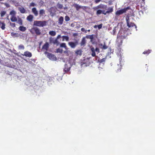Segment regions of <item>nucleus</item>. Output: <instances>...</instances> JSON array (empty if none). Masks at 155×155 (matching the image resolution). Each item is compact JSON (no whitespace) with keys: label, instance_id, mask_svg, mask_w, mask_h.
<instances>
[{"label":"nucleus","instance_id":"obj_46","mask_svg":"<svg viewBox=\"0 0 155 155\" xmlns=\"http://www.w3.org/2000/svg\"><path fill=\"white\" fill-rule=\"evenodd\" d=\"M102 0H95V2L96 3H98Z\"/></svg>","mask_w":155,"mask_h":155},{"label":"nucleus","instance_id":"obj_37","mask_svg":"<svg viewBox=\"0 0 155 155\" xmlns=\"http://www.w3.org/2000/svg\"><path fill=\"white\" fill-rule=\"evenodd\" d=\"M105 58H103L99 60L98 61L99 63H101L104 62L105 61Z\"/></svg>","mask_w":155,"mask_h":155},{"label":"nucleus","instance_id":"obj_41","mask_svg":"<svg viewBox=\"0 0 155 155\" xmlns=\"http://www.w3.org/2000/svg\"><path fill=\"white\" fill-rule=\"evenodd\" d=\"M81 31L83 32H84L85 33H86L87 32V30H86L84 28H82L81 29Z\"/></svg>","mask_w":155,"mask_h":155},{"label":"nucleus","instance_id":"obj_30","mask_svg":"<svg viewBox=\"0 0 155 155\" xmlns=\"http://www.w3.org/2000/svg\"><path fill=\"white\" fill-rule=\"evenodd\" d=\"M60 46L61 47L64 48L65 49H66L67 48V47L66 45V44L64 43L61 44L60 45Z\"/></svg>","mask_w":155,"mask_h":155},{"label":"nucleus","instance_id":"obj_29","mask_svg":"<svg viewBox=\"0 0 155 155\" xmlns=\"http://www.w3.org/2000/svg\"><path fill=\"white\" fill-rule=\"evenodd\" d=\"M57 6L58 8L60 9H61L63 8V5L59 3H58L57 5Z\"/></svg>","mask_w":155,"mask_h":155},{"label":"nucleus","instance_id":"obj_39","mask_svg":"<svg viewBox=\"0 0 155 155\" xmlns=\"http://www.w3.org/2000/svg\"><path fill=\"white\" fill-rule=\"evenodd\" d=\"M101 45L102 46V48L104 49H106L107 48V46L105 45H102V44Z\"/></svg>","mask_w":155,"mask_h":155},{"label":"nucleus","instance_id":"obj_31","mask_svg":"<svg viewBox=\"0 0 155 155\" xmlns=\"http://www.w3.org/2000/svg\"><path fill=\"white\" fill-rule=\"evenodd\" d=\"M18 49L19 50H24L25 49L24 46L22 45H21L18 46Z\"/></svg>","mask_w":155,"mask_h":155},{"label":"nucleus","instance_id":"obj_5","mask_svg":"<svg viewBox=\"0 0 155 155\" xmlns=\"http://www.w3.org/2000/svg\"><path fill=\"white\" fill-rule=\"evenodd\" d=\"M49 42L50 43H53L54 44H56L58 45L59 44V42L58 40L56 39H54L53 38L51 37L49 38Z\"/></svg>","mask_w":155,"mask_h":155},{"label":"nucleus","instance_id":"obj_2","mask_svg":"<svg viewBox=\"0 0 155 155\" xmlns=\"http://www.w3.org/2000/svg\"><path fill=\"white\" fill-rule=\"evenodd\" d=\"M30 31L32 34H35L37 35H40L41 34V32L40 30L37 27H34L32 28L30 30Z\"/></svg>","mask_w":155,"mask_h":155},{"label":"nucleus","instance_id":"obj_32","mask_svg":"<svg viewBox=\"0 0 155 155\" xmlns=\"http://www.w3.org/2000/svg\"><path fill=\"white\" fill-rule=\"evenodd\" d=\"M151 50H148L145 51L143 52V54H145L148 55L151 52Z\"/></svg>","mask_w":155,"mask_h":155},{"label":"nucleus","instance_id":"obj_21","mask_svg":"<svg viewBox=\"0 0 155 155\" xmlns=\"http://www.w3.org/2000/svg\"><path fill=\"white\" fill-rule=\"evenodd\" d=\"M5 24L3 22H2L0 21V27L2 30H4L5 28Z\"/></svg>","mask_w":155,"mask_h":155},{"label":"nucleus","instance_id":"obj_47","mask_svg":"<svg viewBox=\"0 0 155 155\" xmlns=\"http://www.w3.org/2000/svg\"><path fill=\"white\" fill-rule=\"evenodd\" d=\"M61 37V35H58L56 39L58 40V39Z\"/></svg>","mask_w":155,"mask_h":155},{"label":"nucleus","instance_id":"obj_56","mask_svg":"<svg viewBox=\"0 0 155 155\" xmlns=\"http://www.w3.org/2000/svg\"><path fill=\"white\" fill-rule=\"evenodd\" d=\"M145 0H142L143 1H144Z\"/></svg>","mask_w":155,"mask_h":155},{"label":"nucleus","instance_id":"obj_13","mask_svg":"<svg viewBox=\"0 0 155 155\" xmlns=\"http://www.w3.org/2000/svg\"><path fill=\"white\" fill-rule=\"evenodd\" d=\"M18 9L21 13L24 14L26 12V10L22 6L18 7Z\"/></svg>","mask_w":155,"mask_h":155},{"label":"nucleus","instance_id":"obj_4","mask_svg":"<svg viewBox=\"0 0 155 155\" xmlns=\"http://www.w3.org/2000/svg\"><path fill=\"white\" fill-rule=\"evenodd\" d=\"M78 41L76 40L74 42H70L68 43V45L71 48H74L78 45Z\"/></svg>","mask_w":155,"mask_h":155},{"label":"nucleus","instance_id":"obj_49","mask_svg":"<svg viewBox=\"0 0 155 155\" xmlns=\"http://www.w3.org/2000/svg\"><path fill=\"white\" fill-rule=\"evenodd\" d=\"M78 35V34L77 33H74L73 34V36L74 37L77 35Z\"/></svg>","mask_w":155,"mask_h":155},{"label":"nucleus","instance_id":"obj_15","mask_svg":"<svg viewBox=\"0 0 155 155\" xmlns=\"http://www.w3.org/2000/svg\"><path fill=\"white\" fill-rule=\"evenodd\" d=\"M45 14V11L43 9H41L39 11V16L41 17L43 16Z\"/></svg>","mask_w":155,"mask_h":155},{"label":"nucleus","instance_id":"obj_1","mask_svg":"<svg viewBox=\"0 0 155 155\" xmlns=\"http://www.w3.org/2000/svg\"><path fill=\"white\" fill-rule=\"evenodd\" d=\"M47 22L44 21H35L34 22V25L38 27H43L46 25Z\"/></svg>","mask_w":155,"mask_h":155},{"label":"nucleus","instance_id":"obj_43","mask_svg":"<svg viewBox=\"0 0 155 155\" xmlns=\"http://www.w3.org/2000/svg\"><path fill=\"white\" fill-rule=\"evenodd\" d=\"M10 25L12 27H15V23H11Z\"/></svg>","mask_w":155,"mask_h":155},{"label":"nucleus","instance_id":"obj_12","mask_svg":"<svg viewBox=\"0 0 155 155\" xmlns=\"http://www.w3.org/2000/svg\"><path fill=\"white\" fill-rule=\"evenodd\" d=\"M86 43V41L85 39V38L83 37L81 40V41L80 43V45L81 46H84L85 45Z\"/></svg>","mask_w":155,"mask_h":155},{"label":"nucleus","instance_id":"obj_11","mask_svg":"<svg viewBox=\"0 0 155 155\" xmlns=\"http://www.w3.org/2000/svg\"><path fill=\"white\" fill-rule=\"evenodd\" d=\"M49 47V45L48 43L46 42L45 43L43 46L42 47V49L45 50L47 51L48 50V49Z\"/></svg>","mask_w":155,"mask_h":155},{"label":"nucleus","instance_id":"obj_42","mask_svg":"<svg viewBox=\"0 0 155 155\" xmlns=\"http://www.w3.org/2000/svg\"><path fill=\"white\" fill-rule=\"evenodd\" d=\"M102 24H100L97 25V27L99 29L101 28L102 27Z\"/></svg>","mask_w":155,"mask_h":155},{"label":"nucleus","instance_id":"obj_22","mask_svg":"<svg viewBox=\"0 0 155 155\" xmlns=\"http://www.w3.org/2000/svg\"><path fill=\"white\" fill-rule=\"evenodd\" d=\"M10 19L12 22L17 21V18L14 15H12Z\"/></svg>","mask_w":155,"mask_h":155},{"label":"nucleus","instance_id":"obj_17","mask_svg":"<svg viewBox=\"0 0 155 155\" xmlns=\"http://www.w3.org/2000/svg\"><path fill=\"white\" fill-rule=\"evenodd\" d=\"M63 21H64L63 17L62 16L60 17L58 19V24L60 25H62L63 23Z\"/></svg>","mask_w":155,"mask_h":155},{"label":"nucleus","instance_id":"obj_3","mask_svg":"<svg viewBox=\"0 0 155 155\" xmlns=\"http://www.w3.org/2000/svg\"><path fill=\"white\" fill-rule=\"evenodd\" d=\"M130 9V7L129 6L127 7L126 8L117 11L116 12V14L117 15H119L126 12L127 10Z\"/></svg>","mask_w":155,"mask_h":155},{"label":"nucleus","instance_id":"obj_14","mask_svg":"<svg viewBox=\"0 0 155 155\" xmlns=\"http://www.w3.org/2000/svg\"><path fill=\"white\" fill-rule=\"evenodd\" d=\"M32 12L35 16H37L38 15V12L35 8H33L32 9Z\"/></svg>","mask_w":155,"mask_h":155},{"label":"nucleus","instance_id":"obj_6","mask_svg":"<svg viewBox=\"0 0 155 155\" xmlns=\"http://www.w3.org/2000/svg\"><path fill=\"white\" fill-rule=\"evenodd\" d=\"M21 55L23 56H25L28 58H31L32 56L31 53L28 51H25L23 54H21Z\"/></svg>","mask_w":155,"mask_h":155},{"label":"nucleus","instance_id":"obj_45","mask_svg":"<svg viewBox=\"0 0 155 155\" xmlns=\"http://www.w3.org/2000/svg\"><path fill=\"white\" fill-rule=\"evenodd\" d=\"M4 5L7 8H8L10 7V5H9L7 3H5L4 4Z\"/></svg>","mask_w":155,"mask_h":155},{"label":"nucleus","instance_id":"obj_8","mask_svg":"<svg viewBox=\"0 0 155 155\" xmlns=\"http://www.w3.org/2000/svg\"><path fill=\"white\" fill-rule=\"evenodd\" d=\"M127 26H128L129 28L133 27L134 26L135 27V28H136L137 26L136 25L134 24V23L133 22H130L128 20H127Z\"/></svg>","mask_w":155,"mask_h":155},{"label":"nucleus","instance_id":"obj_10","mask_svg":"<svg viewBox=\"0 0 155 155\" xmlns=\"http://www.w3.org/2000/svg\"><path fill=\"white\" fill-rule=\"evenodd\" d=\"M47 57L50 59L52 60H53L54 58H56L54 55L49 53H48Z\"/></svg>","mask_w":155,"mask_h":155},{"label":"nucleus","instance_id":"obj_44","mask_svg":"<svg viewBox=\"0 0 155 155\" xmlns=\"http://www.w3.org/2000/svg\"><path fill=\"white\" fill-rule=\"evenodd\" d=\"M95 51H96L97 52H98V53H99V49L97 47L95 49Z\"/></svg>","mask_w":155,"mask_h":155},{"label":"nucleus","instance_id":"obj_7","mask_svg":"<svg viewBox=\"0 0 155 155\" xmlns=\"http://www.w3.org/2000/svg\"><path fill=\"white\" fill-rule=\"evenodd\" d=\"M95 35H87L85 37V38L87 39H90L91 40V41L92 43H94V38Z\"/></svg>","mask_w":155,"mask_h":155},{"label":"nucleus","instance_id":"obj_35","mask_svg":"<svg viewBox=\"0 0 155 155\" xmlns=\"http://www.w3.org/2000/svg\"><path fill=\"white\" fill-rule=\"evenodd\" d=\"M16 13L15 11L12 10L10 12V14L11 15H12L15 16Z\"/></svg>","mask_w":155,"mask_h":155},{"label":"nucleus","instance_id":"obj_51","mask_svg":"<svg viewBox=\"0 0 155 155\" xmlns=\"http://www.w3.org/2000/svg\"><path fill=\"white\" fill-rule=\"evenodd\" d=\"M102 13L104 15H106L107 13H106V12L105 13L104 12V11H103Z\"/></svg>","mask_w":155,"mask_h":155},{"label":"nucleus","instance_id":"obj_55","mask_svg":"<svg viewBox=\"0 0 155 155\" xmlns=\"http://www.w3.org/2000/svg\"><path fill=\"white\" fill-rule=\"evenodd\" d=\"M121 59H121V58H120V61H121Z\"/></svg>","mask_w":155,"mask_h":155},{"label":"nucleus","instance_id":"obj_38","mask_svg":"<svg viewBox=\"0 0 155 155\" xmlns=\"http://www.w3.org/2000/svg\"><path fill=\"white\" fill-rule=\"evenodd\" d=\"M102 11L101 10H98L96 12V14L97 15H99L102 13Z\"/></svg>","mask_w":155,"mask_h":155},{"label":"nucleus","instance_id":"obj_50","mask_svg":"<svg viewBox=\"0 0 155 155\" xmlns=\"http://www.w3.org/2000/svg\"><path fill=\"white\" fill-rule=\"evenodd\" d=\"M11 35L12 36H13L14 35H16V33H11Z\"/></svg>","mask_w":155,"mask_h":155},{"label":"nucleus","instance_id":"obj_18","mask_svg":"<svg viewBox=\"0 0 155 155\" xmlns=\"http://www.w3.org/2000/svg\"><path fill=\"white\" fill-rule=\"evenodd\" d=\"M33 16L32 15H30L27 18V20L30 22L32 21Z\"/></svg>","mask_w":155,"mask_h":155},{"label":"nucleus","instance_id":"obj_28","mask_svg":"<svg viewBox=\"0 0 155 155\" xmlns=\"http://www.w3.org/2000/svg\"><path fill=\"white\" fill-rule=\"evenodd\" d=\"M113 11V8L112 7L109 8L108 9V10L106 12V13H109L112 12Z\"/></svg>","mask_w":155,"mask_h":155},{"label":"nucleus","instance_id":"obj_52","mask_svg":"<svg viewBox=\"0 0 155 155\" xmlns=\"http://www.w3.org/2000/svg\"><path fill=\"white\" fill-rule=\"evenodd\" d=\"M94 28H96L97 27V25H95L94 26Z\"/></svg>","mask_w":155,"mask_h":155},{"label":"nucleus","instance_id":"obj_16","mask_svg":"<svg viewBox=\"0 0 155 155\" xmlns=\"http://www.w3.org/2000/svg\"><path fill=\"white\" fill-rule=\"evenodd\" d=\"M91 55L92 57H95L96 56V54L95 52V50L94 48L93 47H91Z\"/></svg>","mask_w":155,"mask_h":155},{"label":"nucleus","instance_id":"obj_53","mask_svg":"<svg viewBox=\"0 0 155 155\" xmlns=\"http://www.w3.org/2000/svg\"><path fill=\"white\" fill-rule=\"evenodd\" d=\"M87 31H88L89 32L90 31V30H87Z\"/></svg>","mask_w":155,"mask_h":155},{"label":"nucleus","instance_id":"obj_23","mask_svg":"<svg viewBox=\"0 0 155 155\" xmlns=\"http://www.w3.org/2000/svg\"><path fill=\"white\" fill-rule=\"evenodd\" d=\"M82 50L81 49H79L76 51H75V53L77 55H79L81 56L82 54Z\"/></svg>","mask_w":155,"mask_h":155},{"label":"nucleus","instance_id":"obj_9","mask_svg":"<svg viewBox=\"0 0 155 155\" xmlns=\"http://www.w3.org/2000/svg\"><path fill=\"white\" fill-rule=\"evenodd\" d=\"M70 67H68V65L67 64L64 65V73H67L70 70Z\"/></svg>","mask_w":155,"mask_h":155},{"label":"nucleus","instance_id":"obj_33","mask_svg":"<svg viewBox=\"0 0 155 155\" xmlns=\"http://www.w3.org/2000/svg\"><path fill=\"white\" fill-rule=\"evenodd\" d=\"M63 51L62 49L58 48L56 50V52L57 53H62Z\"/></svg>","mask_w":155,"mask_h":155},{"label":"nucleus","instance_id":"obj_20","mask_svg":"<svg viewBox=\"0 0 155 155\" xmlns=\"http://www.w3.org/2000/svg\"><path fill=\"white\" fill-rule=\"evenodd\" d=\"M97 7L99 8L106 9L107 8V6L101 4L97 6Z\"/></svg>","mask_w":155,"mask_h":155},{"label":"nucleus","instance_id":"obj_25","mask_svg":"<svg viewBox=\"0 0 155 155\" xmlns=\"http://www.w3.org/2000/svg\"><path fill=\"white\" fill-rule=\"evenodd\" d=\"M19 30L22 31H24L26 30V28L25 27L23 26H20L19 28Z\"/></svg>","mask_w":155,"mask_h":155},{"label":"nucleus","instance_id":"obj_48","mask_svg":"<svg viewBox=\"0 0 155 155\" xmlns=\"http://www.w3.org/2000/svg\"><path fill=\"white\" fill-rule=\"evenodd\" d=\"M116 30L115 29H114L113 31V32H112V34L113 35H115V32H116Z\"/></svg>","mask_w":155,"mask_h":155},{"label":"nucleus","instance_id":"obj_36","mask_svg":"<svg viewBox=\"0 0 155 155\" xmlns=\"http://www.w3.org/2000/svg\"><path fill=\"white\" fill-rule=\"evenodd\" d=\"M65 20L66 21H68L70 20V18L68 16H66L65 17Z\"/></svg>","mask_w":155,"mask_h":155},{"label":"nucleus","instance_id":"obj_27","mask_svg":"<svg viewBox=\"0 0 155 155\" xmlns=\"http://www.w3.org/2000/svg\"><path fill=\"white\" fill-rule=\"evenodd\" d=\"M49 34L52 36H54L56 35V33L54 31H51L49 32Z\"/></svg>","mask_w":155,"mask_h":155},{"label":"nucleus","instance_id":"obj_24","mask_svg":"<svg viewBox=\"0 0 155 155\" xmlns=\"http://www.w3.org/2000/svg\"><path fill=\"white\" fill-rule=\"evenodd\" d=\"M62 41H64L65 40L66 41H68L69 40V38L68 36H62Z\"/></svg>","mask_w":155,"mask_h":155},{"label":"nucleus","instance_id":"obj_34","mask_svg":"<svg viewBox=\"0 0 155 155\" xmlns=\"http://www.w3.org/2000/svg\"><path fill=\"white\" fill-rule=\"evenodd\" d=\"M6 14V12L5 11H2L1 12V16L2 17H3Z\"/></svg>","mask_w":155,"mask_h":155},{"label":"nucleus","instance_id":"obj_19","mask_svg":"<svg viewBox=\"0 0 155 155\" xmlns=\"http://www.w3.org/2000/svg\"><path fill=\"white\" fill-rule=\"evenodd\" d=\"M74 7L76 8L77 11L79 10L81 8H83V7L77 4H75L74 5Z\"/></svg>","mask_w":155,"mask_h":155},{"label":"nucleus","instance_id":"obj_54","mask_svg":"<svg viewBox=\"0 0 155 155\" xmlns=\"http://www.w3.org/2000/svg\"><path fill=\"white\" fill-rule=\"evenodd\" d=\"M17 5H15V6H18V3H17Z\"/></svg>","mask_w":155,"mask_h":155},{"label":"nucleus","instance_id":"obj_40","mask_svg":"<svg viewBox=\"0 0 155 155\" xmlns=\"http://www.w3.org/2000/svg\"><path fill=\"white\" fill-rule=\"evenodd\" d=\"M37 5L35 4L34 2H32L30 4V6H36Z\"/></svg>","mask_w":155,"mask_h":155},{"label":"nucleus","instance_id":"obj_26","mask_svg":"<svg viewBox=\"0 0 155 155\" xmlns=\"http://www.w3.org/2000/svg\"><path fill=\"white\" fill-rule=\"evenodd\" d=\"M17 22L20 25H22L23 24L22 20L21 18H18Z\"/></svg>","mask_w":155,"mask_h":155}]
</instances>
